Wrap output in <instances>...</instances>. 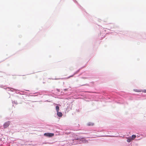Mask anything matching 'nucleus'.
<instances>
[{
	"label": "nucleus",
	"instance_id": "nucleus-10",
	"mask_svg": "<svg viewBox=\"0 0 146 146\" xmlns=\"http://www.w3.org/2000/svg\"><path fill=\"white\" fill-rule=\"evenodd\" d=\"M141 92H143L146 93V90H141Z\"/></svg>",
	"mask_w": 146,
	"mask_h": 146
},
{
	"label": "nucleus",
	"instance_id": "nucleus-6",
	"mask_svg": "<svg viewBox=\"0 0 146 146\" xmlns=\"http://www.w3.org/2000/svg\"><path fill=\"white\" fill-rule=\"evenodd\" d=\"M133 91L135 92H141V90L134 89L133 90Z\"/></svg>",
	"mask_w": 146,
	"mask_h": 146
},
{
	"label": "nucleus",
	"instance_id": "nucleus-2",
	"mask_svg": "<svg viewBox=\"0 0 146 146\" xmlns=\"http://www.w3.org/2000/svg\"><path fill=\"white\" fill-rule=\"evenodd\" d=\"M77 140H80L81 141V142H82L83 143H88V141L86 140V139H84L83 138H80L77 139Z\"/></svg>",
	"mask_w": 146,
	"mask_h": 146
},
{
	"label": "nucleus",
	"instance_id": "nucleus-8",
	"mask_svg": "<svg viewBox=\"0 0 146 146\" xmlns=\"http://www.w3.org/2000/svg\"><path fill=\"white\" fill-rule=\"evenodd\" d=\"M131 139L132 140L134 139H135L136 137V136L135 135H133L131 136Z\"/></svg>",
	"mask_w": 146,
	"mask_h": 146
},
{
	"label": "nucleus",
	"instance_id": "nucleus-3",
	"mask_svg": "<svg viewBox=\"0 0 146 146\" xmlns=\"http://www.w3.org/2000/svg\"><path fill=\"white\" fill-rule=\"evenodd\" d=\"M10 122L9 121H8L5 122L3 124V127L5 128H7L9 125Z\"/></svg>",
	"mask_w": 146,
	"mask_h": 146
},
{
	"label": "nucleus",
	"instance_id": "nucleus-9",
	"mask_svg": "<svg viewBox=\"0 0 146 146\" xmlns=\"http://www.w3.org/2000/svg\"><path fill=\"white\" fill-rule=\"evenodd\" d=\"M59 108L58 106H56V110L57 111V112H58L59 111Z\"/></svg>",
	"mask_w": 146,
	"mask_h": 146
},
{
	"label": "nucleus",
	"instance_id": "nucleus-7",
	"mask_svg": "<svg viewBox=\"0 0 146 146\" xmlns=\"http://www.w3.org/2000/svg\"><path fill=\"white\" fill-rule=\"evenodd\" d=\"M127 141L129 143L132 140L131 137L127 138Z\"/></svg>",
	"mask_w": 146,
	"mask_h": 146
},
{
	"label": "nucleus",
	"instance_id": "nucleus-4",
	"mask_svg": "<svg viewBox=\"0 0 146 146\" xmlns=\"http://www.w3.org/2000/svg\"><path fill=\"white\" fill-rule=\"evenodd\" d=\"M94 123L92 122H89L87 123V125L88 126H92L94 125Z\"/></svg>",
	"mask_w": 146,
	"mask_h": 146
},
{
	"label": "nucleus",
	"instance_id": "nucleus-5",
	"mask_svg": "<svg viewBox=\"0 0 146 146\" xmlns=\"http://www.w3.org/2000/svg\"><path fill=\"white\" fill-rule=\"evenodd\" d=\"M57 114L59 117H61L62 116V114L61 112H59V111L57 112Z\"/></svg>",
	"mask_w": 146,
	"mask_h": 146
},
{
	"label": "nucleus",
	"instance_id": "nucleus-11",
	"mask_svg": "<svg viewBox=\"0 0 146 146\" xmlns=\"http://www.w3.org/2000/svg\"><path fill=\"white\" fill-rule=\"evenodd\" d=\"M66 90H67L66 89H64V90H65V91H66Z\"/></svg>",
	"mask_w": 146,
	"mask_h": 146
},
{
	"label": "nucleus",
	"instance_id": "nucleus-1",
	"mask_svg": "<svg viewBox=\"0 0 146 146\" xmlns=\"http://www.w3.org/2000/svg\"><path fill=\"white\" fill-rule=\"evenodd\" d=\"M54 134L53 133H45L44 134V135L47 136L49 137H51L53 136L54 135Z\"/></svg>",
	"mask_w": 146,
	"mask_h": 146
}]
</instances>
